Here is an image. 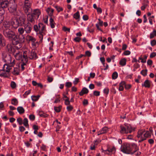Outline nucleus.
Segmentation results:
<instances>
[{
	"label": "nucleus",
	"mask_w": 156,
	"mask_h": 156,
	"mask_svg": "<svg viewBox=\"0 0 156 156\" xmlns=\"http://www.w3.org/2000/svg\"><path fill=\"white\" fill-rule=\"evenodd\" d=\"M23 57L24 59V62H25V63H27L28 61V58L27 55H23Z\"/></svg>",
	"instance_id": "nucleus-60"
},
{
	"label": "nucleus",
	"mask_w": 156,
	"mask_h": 156,
	"mask_svg": "<svg viewBox=\"0 0 156 156\" xmlns=\"http://www.w3.org/2000/svg\"><path fill=\"white\" fill-rule=\"evenodd\" d=\"M132 146L133 148H134V150L133 151H132V152H133V154H134L138 150L139 148L137 145L135 144H133Z\"/></svg>",
	"instance_id": "nucleus-26"
},
{
	"label": "nucleus",
	"mask_w": 156,
	"mask_h": 156,
	"mask_svg": "<svg viewBox=\"0 0 156 156\" xmlns=\"http://www.w3.org/2000/svg\"><path fill=\"white\" fill-rule=\"evenodd\" d=\"M83 18L84 20H87L88 19V17L87 15H84L83 16Z\"/></svg>",
	"instance_id": "nucleus-64"
},
{
	"label": "nucleus",
	"mask_w": 156,
	"mask_h": 156,
	"mask_svg": "<svg viewBox=\"0 0 156 156\" xmlns=\"http://www.w3.org/2000/svg\"><path fill=\"white\" fill-rule=\"evenodd\" d=\"M84 56H87L88 57H90L91 55V53L89 51H87L85 52V54L83 55Z\"/></svg>",
	"instance_id": "nucleus-42"
},
{
	"label": "nucleus",
	"mask_w": 156,
	"mask_h": 156,
	"mask_svg": "<svg viewBox=\"0 0 156 156\" xmlns=\"http://www.w3.org/2000/svg\"><path fill=\"white\" fill-rule=\"evenodd\" d=\"M151 44L152 46H153L156 44V41L155 40H153L151 41Z\"/></svg>",
	"instance_id": "nucleus-55"
},
{
	"label": "nucleus",
	"mask_w": 156,
	"mask_h": 156,
	"mask_svg": "<svg viewBox=\"0 0 156 156\" xmlns=\"http://www.w3.org/2000/svg\"><path fill=\"white\" fill-rule=\"evenodd\" d=\"M17 110L20 114H23L25 110L22 107H19Z\"/></svg>",
	"instance_id": "nucleus-25"
},
{
	"label": "nucleus",
	"mask_w": 156,
	"mask_h": 156,
	"mask_svg": "<svg viewBox=\"0 0 156 156\" xmlns=\"http://www.w3.org/2000/svg\"><path fill=\"white\" fill-rule=\"evenodd\" d=\"M125 86V88L126 89H128L131 88V85L130 84H126L124 85Z\"/></svg>",
	"instance_id": "nucleus-53"
},
{
	"label": "nucleus",
	"mask_w": 156,
	"mask_h": 156,
	"mask_svg": "<svg viewBox=\"0 0 156 156\" xmlns=\"http://www.w3.org/2000/svg\"><path fill=\"white\" fill-rule=\"evenodd\" d=\"M23 123L24 125L26 126L27 127V126H29V125L28 124V120L27 118H25L23 120Z\"/></svg>",
	"instance_id": "nucleus-34"
},
{
	"label": "nucleus",
	"mask_w": 156,
	"mask_h": 156,
	"mask_svg": "<svg viewBox=\"0 0 156 156\" xmlns=\"http://www.w3.org/2000/svg\"><path fill=\"white\" fill-rule=\"evenodd\" d=\"M88 92V90L86 87H84L83 88L81 92L79 93V94L80 96H82L84 94H87Z\"/></svg>",
	"instance_id": "nucleus-16"
},
{
	"label": "nucleus",
	"mask_w": 156,
	"mask_h": 156,
	"mask_svg": "<svg viewBox=\"0 0 156 156\" xmlns=\"http://www.w3.org/2000/svg\"><path fill=\"white\" fill-rule=\"evenodd\" d=\"M130 54V52L129 50L126 51L124 52V54L125 55H129Z\"/></svg>",
	"instance_id": "nucleus-62"
},
{
	"label": "nucleus",
	"mask_w": 156,
	"mask_h": 156,
	"mask_svg": "<svg viewBox=\"0 0 156 156\" xmlns=\"http://www.w3.org/2000/svg\"><path fill=\"white\" fill-rule=\"evenodd\" d=\"M26 39L27 41L29 42L31 41L33 43H34L35 41H36V39L35 38L33 37L32 36L29 35L27 36Z\"/></svg>",
	"instance_id": "nucleus-17"
},
{
	"label": "nucleus",
	"mask_w": 156,
	"mask_h": 156,
	"mask_svg": "<svg viewBox=\"0 0 156 156\" xmlns=\"http://www.w3.org/2000/svg\"><path fill=\"white\" fill-rule=\"evenodd\" d=\"M45 26L43 24V26H41V28L40 30L39 31V33L41 36L42 38L41 40H42L43 38V35L42 33H43V31L45 30Z\"/></svg>",
	"instance_id": "nucleus-28"
},
{
	"label": "nucleus",
	"mask_w": 156,
	"mask_h": 156,
	"mask_svg": "<svg viewBox=\"0 0 156 156\" xmlns=\"http://www.w3.org/2000/svg\"><path fill=\"white\" fill-rule=\"evenodd\" d=\"M29 118L30 120H34L35 119V116L34 115L31 114L29 115Z\"/></svg>",
	"instance_id": "nucleus-52"
},
{
	"label": "nucleus",
	"mask_w": 156,
	"mask_h": 156,
	"mask_svg": "<svg viewBox=\"0 0 156 156\" xmlns=\"http://www.w3.org/2000/svg\"><path fill=\"white\" fill-rule=\"evenodd\" d=\"M9 4V2L0 1V7L2 8L0 9H4V8H6L8 7Z\"/></svg>",
	"instance_id": "nucleus-14"
},
{
	"label": "nucleus",
	"mask_w": 156,
	"mask_h": 156,
	"mask_svg": "<svg viewBox=\"0 0 156 156\" xmlns=\"http://www.w3.org/2000/svg\"><path fill=\"white\" fill-rule=\"evenodd\" d=\"M65 101V104L66 105H70V101L69 100V99H66L64 100Z\"/></svg>",
	"instance_id": "nucleus-51"
},
{
	"label": "nucleus",
	"mask_w": 156,
	"mask_h": 156,
	"mask_svg": "<svg viewBox=\"0 0 156 156\" xmlns=\"http://www.w3.org/2000/svg\"><path fill=\"white\" fill-rule=\"evenodd\" d=\"M147 69L142 70L140 73L142 74L144 76H146L147 75Z\"/></svg>",
	"instance_id": "nucleus-38"
},
{
	"label": "nucleus",
	"mask_w": 156,
	"mask_h": 156,
	"mask_svg": "<svg viewBox=\"0 0 156 156\" xmlns=\"http://www.w3.org/2000/svg\"><path fill=\"white\" fill-rule=\"evenodd\" d=\"M31 14L32 15H37V17H39L41 14V12L39 9H36L34 10L33 12H32Z\"/></svg>",
	"instance_id": "nucleus-20"
},
{
	"label": "nucleus",
	"mask_w": 156,
	"mask_h": 156,
	"mask_svg": "<svg viewBox=\"0 0 156 156\" xmlns=\"http://www.w3.org/2000/svg\"><path fill=\"white\" fill-rule=\"evenodd\" d=\"M100 60L103 65L105 66V58L104 57H101L100 58Z\"/></svg>",
	"instance_id": "nucleus-59"
},
{
	"label": "nucleus",
	"mask_w": 156,
	"mask_h": 156,
	"mask_svg": "<svg viewBox=\"0 0 156 156\" xmlns=\"http://www.w3.org/2000/svg\"><path fill=\"white\" fill-rule=\"evenodd\" d=\"M17 21L16 19L13 22V23L12 24V25H11L12 26V27H14L15 28H16L17 27H18L19 26V24H18L17 23H16V22H17Z\"/></svg>",
	"instance_id": "nucleus-33"
},
{
	"label": "nucleus",
	"mask_w": 156,
	"mask_h": 156,
	"mask_svg": "<svg viewBox=\"0 0 156 156\" xmlns=\"http://www.w3.org/2000/svg\"><path fill=\"white\" fill-rule=\"evenodd\" d=\"M14 37L11 41L12 43L18 49L22 47V43L25 42V37L22 35H16Z\"/></svg>",
	"instance_id": "nucleus-2"
},
{
	"label": "nucleus",
	"mask_w": 156,
	"mask_h": 156,
	"mask_svg": "<svg viewBox=\"0 0 156 156\" xmlns=\"http://www.w3.org/2000/svg\"><path fill=\"white\" fill-rule=\"evenodd\" d=\"M72 86V83L71 82H67L66 83V86L67 88H69Z\"/></svg>",
	"instance_id": "nucleus-45"
},
{
	"label": "nucleus",
	"mask_w": 156,
	"mask_h": 156,
	"mask_svg": "<svg viewBox=\"0 0 156 156\" xmlns=\"http://www.w3.org/2000/svg\"><path fill=\"white\" fill-rule=\"evenodd\" d=\"M50 24L51 27V28H53L55 27V25L54 24V22L53 19L51 17L50 19Z\"/></svg>",
	"instance_id": "nucleus-32"
},
{
	"label": "nucleus",
	"mask_w": 156,
	"mask_h": 156,
	"mask_svg": "<svg viewBox=\"0 0 156 156\" xmlns=\"http://www.w3.org/2000/svg\"><path fill=\"white\" fill-rule=\"evenodd\" d=\"M126 59L125 58H123L119 62L120 64L122 66H124L126 64Z\"/></svg>",
	"instance_id": "nucleus-29"
},
{
	"label": "nucleus",
	"mask_w": 156,
	"mask_h": 156,
	"mask_svg": "<svg viewBox=\"0 0 156 156\" xmlns=\"http://www.w3.org/2000/svg\"><path fill=\"white\" fill-rule=\"evenodd\" d=\"M5 13V11L4 9H0V24L3 21L4 16V14Z\"/></svg>",
	"instance_id": "nucleus-15"
},
{
	"label": "nucleus",
	"mask_w": 156,
	"mask_h": 156,
	"mask_svg": "<svg viewBox=\"0 0 156 156\" xmlns=\"http://www.w3.org/2000/svg\"><path fill=\"white\" fill-rule=\"evenodd\" d=\"M23 26H24V28L26 33L29 34L30 33L33 28V26L30 23L28 22Z\"/></svg>",
	"instance_id": "nucleus-11"
},
{
	"label": "nucleus",
	"mask_w": 156,
	"mask_h": 156,
	"mask_svg": "<svg viewBox=\"0 0 156 156\" xmlns=\"http://www.w3.org/2000/svg\"><path fill=\"white\" fill-rule=\"evenodd\" d=\"M6 50L9 53L14 54L16 50L11 44H8L7 45L6 48Z\"/></svg>",
	"instance_id": "nucleus-10"
},
{
	"label": "nucleus",
	"mask_w": 156,
	"mask_h": 156,
	"mask_svg": "<svg viewBox=\"0 0 156 156\" xmlns=\"http://www.w3.org/2000/svg\"><path fill=\"white\" fill-rule=\"evenodd\" d=\"M62 108V106L61 105H59L58 107L55 106L54 109L56 112H60Z\"/></svg>",
	"instance_id": "nucleus-30"
},
{
	"label": "nucleus",
	"mask_w": 156,
	"mask_h": 156,
	"mask_svg": "<svg viewBox=\"0 0 156 156\" xmlns=\"http://www.w3.org/2000/svg\"><path fill=\"white\" fill-rule=\"evenodd\" d=\"M17 22H16V23H18L19 24V26H23L24 25V22L25 20V18L22 17H20L16 19Z\"/></svg>",
	"instance_id": "nucleus-12"
},
{
	"label": "nucleus",
	"mask_w": 156,
	"mask_h": 156,
	"mask_svg": "<svg viewBox=\"0 0 156 156\" xmlns=\"http://www.w3.org/2000/svg\"><path fill=\"white\" fill-rule=\"evenodd\" d=\"M12 73L14 75H18L19 74V72L18 71L17 68H14V70Z\"/></svg>",
	"instance_id": "nucleus-41"
},
{
	"label": "nucleus",
	"mask_w": 156,
	"mask_h": 156,
	"mask_svg": "<svg viewBox=\"0 0 156 156\" xmlns=\"http://www.w3.org/2000/svg\"><path fill=\"white\" fill-rule=\"evenodd\" d=\"M46 12L48 13V15L50 16L53 15L54 9L50 8H48L46 9Z\"/></svg>",
	"instance_id": "nucleus-21"
},
{
	"label": "nucleus",
	"mask_w": 156,
	"mask_h": 156,
	"mask_svg": "<svg viewBox=\"0 0 156 156\" xmlns=\"http://www.w3.org/2000/svg\"><path fill=\"white\" fill-rule=\"evenodd\" d=\"M152 61L151 59H149L147 61V65L149 66H151L152 64Z\"/></svg>",
	"instance_id": "nucleus-61"
},
{
	"label": "nucleus",
	"mask_w": 156,
	"mask_h": 156,
	"mask_svg": "<svg viewBox=\"0 0 156 156\" xmlns=\"http://www.w3.org/2000/svg\"><path fill=\"white\" fill-rule=\"evenodd\" d=\"M116 151V149L114 146H109L107 147L106 150H102V152L105 154L110 155L115 153Z\"/></svg>",
	"instance_id": "nucleus-6"
},
{
	"label": "nucleus",
	"mask_w": 156,
	"mask_h": 156,
	"mask_svg": "<svg viewBox=\"0 0 156 156\" xmlns=\"http://www.w3.org/2000/svg\"><path fill=\"white\" fill-rule=\"evenodd\" d=\"M108 129V127H103L100 131L99 133H98V135L104 133H106Z\"/></svg>",
	"instance_id": "nucleus-23"
},
{
	"label": "nucleus",
	"mask_w": 156,
	"mask_h": 156,
	"mask_svg": "<svg viewBox=\"0 0 156 156\" xmlns=\"http://www.w3.org/2000/svg\"><path fill=\"white\" fill-rule=\"evenodd\" d=\"M12 26L7 24L4 26L3 34L4 36L10 41H12L16 35L14 32L11 30Z\"/></svg>",
	"instance_id": "nucleus-3"
},
{
	"label": "nucleus",
	"mask_w": 156,
	"mask_h": 156,
	"mask_svg": "<svg viewBox=\"0 0 156 156\" xmlns=\"http://www.w3.org/2000/svg\"><path fill=\"white\" fill-rule=\"evenodd\" d=\"M135 130L134 127H121L120 132L121 133H130Z\"/></svg>",
	"instance_id": "nucleus-7"
},
{
	"label": "nucleus",
	"mask_w": 156,
	"mask_h": 156,
	"mask_svg": "<svg viewBox=\"0 0 156 156\" xmlns=\"http://www.w3.org/2000/svg\"><path fill=\"white\" fill-rule=\"evenodd\" d=\"M156 56V53L154 52H152L151 54L150 57L151 58H152L155 57Z\"/></svg>",
	"instance_id": "nucleus-57"
},
{
	"label": "nucleus",
	"mask_w": 156,
	"mask_h": 156,
	"mask_svg": "<svg viewBox=\"0 0 156 156\" xmlns=\"http://www.w3.org/2000/svg\"><path fill=\"white\" fill-rule=\"evenodd\" d=\"M40 97V95H38L37 96H31V98L33 101H37L38 99Z\"/></svg>",
	"instance_id": "nucleus-31"
},
{
	"label": "nucleus",
	"mask_w": 156,
	"mask_h": 156,
	"mask_svg": "<svg viewBox=\"0 0 156 156\" xmlns=\"http://www.w3.org/2000/svg\"><path fill=\"white\" fill-rule=\"evenodd\" d=\"M152 128L150 127L149 130H145L140 129L137 133V137L138 139V142L140 143L146 140L147 138L150 137L152 133Z\"/></svg>",
	"instance_id": "nucleus-1"
},
{
	"label": "nucleus",
	"mask_w": 156,
	"mask_h": 156,
	"mask_svg": "<svg viewBox=\"0 0 156 156\" xmlns=\"http://www.w3.org/2000/svg\"><path fill=\"white\" fill-rule=\"evenodd\" d=\"M2 59L4 62H7L8 64L12 62V58L11 55L9 54L5 53H3L2 54Z\"/></svg>",
	"instance_id": "nucleus-9"
},
{
	"label": "nucleus",
	"mask_w": 156,
	"mask_h": 156,
	"mask_svg": "<svg viewBox=\"0 0 156 156\" xmlns=\"http://www.w3.org/2000/svg\"><path fill=\"white\" fill-rule=\"evenodd\" d=\"M31 3L29 0H25L23 9L25 12L26 14L30 11V9Z\"/></svg>",
	"instance_id": "nucleus-8"
},
{
	"label": "nucleus",
	"mask_w": 156,
	"mask_h": 156,
	"mask_svg": "<svg viewBox=\"0 0 156 156\" xmlns=\"http://www.w3.org/2000/svg\"><path fill=\"white\" fill-rule=\"evenodd\" d=\"M80 16L79 14V12L78 11H77L73 15V17L76 20L79 19L80 18Z\"/></svg>",
	"instance_id": "nucleus-37"
},
{
	"label": "nucleus",
	"mask_w": 156,
	"mask_h": 156,
	"mask_svg": "<svg viewBox=\"0 0 156 156\" xmlns=\"http://www.w3.org/2000/svg\"><path fill=\"white\" fill-rule=\"evenodd\" d=\"M29 58L30 59H36L38 58L36 53L34 51H32L30 53Z\"/></svg>",
	"instance_id": "nucleus-18"
},
{
	"label": "nucleus",
	"mask_w": 156,
	"mask_h": 156,
	"mask_svg": "<svg viewBox=\"0 0 156 156\" xmlns=\"http://www.w3.org/2000/svg\"><path fill=\"white\" fill-rule=\"evenodd\" d=\"M6 44V41L5 38L4 37L0 41V46L4 47L5 46Z\"/></svg>",
	"instance_id": "nucleus-24"
},
{
	"label": "nucleus",
	"mask_w": 156,
	"mask_h": 156,
	"mask_svg": "<svg viewBox=\"0 0 156 156\" xmlns=\"http://www.w3.org/2000/svg\"><path fill=\"white\" fill-rule=\"evenodd\" d=\"M73 109V107L71 105H69L67 107V109L68 111H72Z\"/></svg>",
	"instance_id": "nucleus-54"
},
{
	"label": "nucleus",
	"mask_w": 156,
	"mask_h": 156,
	"mask_svg": "<svg viewBox=\"0 0 156 156\" xmlns=\"http://www.w3.org/2000/svg\"><path fill=\"white\" fill-rule=\"evenodd\" d=\"M5 66H6V69L7 70H6V72L9 73L10 72V71L11 69L10 65H8L7 64H5L4 65L3 67V69L1 70V71L4 70V68L5 67Z\"/></svg>",
	"instance_id": "nucleus-22"
},
{
	"label": "nucleus",
	"mask_w": 156,
	"mask_h": 156,
	"mask_svg": "<svg viewBox=\"0 0 156 156\" xmlns=\"http://www.w3.org/2000/svg\"><path fill=\"white\" fill-rule=\"evenodd\" d=\"M17 121L20 125H21L23 124V122L22 119L21 118H18L17 119Z\"/></svg>",
	"instance_id": "nucleus-43"
},
{
	"label": "nucleus",
	"mask_w": 156,
	"mask_h": 156,
	"mask_svg": "<svg viewBox=\"0 0 156 156\" xmlns=\"http://www.w3.org/2000/svg\"><path fill=\"white\" fill-rule=\"evenodd\" d=\"M79 82V79L76 78L75 81L73 82V83L75 85H76Z\"/></svg>",
	"instance_id": "nucleus-63"
},
{
	"label": "nucleus",
	"mask_w": 156,
	"mask_h": 156,
	"mask_svg": "<svg viewBox=\"0 0 156 156\" xmlns=\"http://www.w3.org/2000/svg\"><path fill=\"white\" fill-rule=\"evenodd\" d=\"M93 94L94 96H98L100 95V92L97 91H94L93 92Z\"/></svg>",
	"instance_id": "nucleus-48"
},
{
	"label": "nucleus",
	"mask_w": 156,
	"mask_h": 156,
	"mask_svg": "<svg viewBox=\"0 0 156 156\" xmlns=\"http://www.w3.org/2000/svg\"><path fill=\"white\" fill-rule=\"evenodd\" d=\"M142 86L143 87L144 86L145 87L149 88L150 87V81L147 80H146L144 82V84H142Z\"/></svg>",
	"instance_id": "nucleus-19"
},
{
	"label": "nucleus",
	"mask_w": 156,
	"mask_h": 156,
	"mask_svg": "<svg viewBox=\"0 0 156 156\" xmlns=\"http://www.w3.org/2000/svg\"><path fill=\"white\" fill-rule=\"evenodd\" d=\"M62 30L65 32L68 31V32H70V28H67L65 26L63 27Z\"/></svg>",
	"instance_id": "nucleus-47"
},
{
	"label": "nucleus",
	"mask_w": 156,
	"mask_h": 156,
	"mask_svg": "<svg viewBox=\"0 0 156 156\" xmlns=\"http://www.w3.org/2000/svg\"><path fill=\"white\" fill-rule=\"evenodd\" d=\"M155 36H156V30H154L153 32L150 34V39H152Z\"/></svg>",
	"instance_id": "nucleus-39"
},
{
	"label": "nucleus",
	"mask_w": 156,
	"mask_h": 156,
	"mask_svg": "<svg viewBox=\"0 0 156 156\" xmlns=\"http://www.w3.org/2000/svg\"><path fill=\"white\" fill-rule=\"evenodd\" d=\"M16 83L14 81H12L11 83V87L12 88H14L16 87Z\"/></svg>",
	"instance_id": "nucleus-46"
},
{
	"label": "nucleus",
	"mask_w": 156,
	"mask_h": 156,
	"mask_svg": "<svg viewBox=\"0 0 156 156\" xmlns=\"http://www.w3.org/2000/svg\"><path fill=\"white\" fill-rule=\"evenodd\" d=\"M120 149L121 151L124 153L133 154V152H132V149L129 144H123L122 145Z\"/></svg>",
	"instance_id": "nucleus-4"
},
{
	"label": "nucleus",
	"mask_w": 156,
	"mask_h": 156,
	"mask_svg": "<svg viewBox=\"0 0 156 156\" xmlns=\"http://www.w3.org/2000/svg\"><path fill=\"white\" fill-rule=\"evenodd\" d=\"M55 8L56 9V10L58 11V12H59L60 11H62L63 10L62 8L59 6H56L55 7Z\"/></svg>",
	"instance_id": "nucleus-44"
},
{
	"label": "nucleus",
	"mask_w": 156,
	"mask_h": 156,
	"mask_svg": "<svg viewBox=\"0 0 156 156\" xmlns=\"http://www.w3.org/2000/svg\"><path fill=\"white\" fill-rule=\"evenodd\" d=\"M118 73H117V72H114L113 73V74H112V79H116L118 77Z\"/></svg>",
	"instance_id": "nucleus-40"
},
{
	"label": "nucleus",
	"mask_w": 156,
	"mask_h": 156,
	"mask_svg": "<svg viewBox=\"0 0 156 156\" xmlns=\"http://www.w3.org/2000/svg\"><path fill=\"white\" fill-rule=\"evenodd\" d=\"M28 14L27 15V18L28 22H30L32 23H34L35 22L34 19L33 17V16L30 14V12H28Z\"/></svg>",
	"instance_id": "nucleus-13"
},
{
	"label": "nucleus",
	"mask_w": 156,
	"mask_h": 156,
	"mask_svg": "<svg viewBox=\"0 0 156 156\" xmlns=\"http://www.w3.org/2000/svg\"><path fill=\"white\" fill-rule=\"evenodd\" d=\"M18 103V101L16 98H13L12 99L11 104L15 105H17Z\"/></svg>",
	"instance_id": "nucleus-36"
},
{
	"label": "nucleus",
	"mask_w": 156,
	"mask_h": 156,
	"mask_svg": "<svg viewBox=\"0 0 156 156\" xmlns=\"http://www.w3.org/2000/svg\"><path fill=\"white\" fill-rule=\"evenodd\" d=\"M16 0H12L14 3H10L9 5L8 9L10 12L13 13L16 12L17 8V4L15 3Z\"/></svg>",
	"instance_id": "nucleus-5"
},
{
	"label": "nucleus",
	"mask_w": 156,
	"mask_h": 156,
	"mask_svg": "<svg viewBox=\"0 0 156 156\" xmlns=\"http://www.w3.org/2000/svg\"><path fill=\"white\" fill-rule=\"evenodd\" d=\"M95 143H94V144H92L90 146V149L92 150H94L95 149Z\"/></svg>",
	"instance_id": "nucleus-56"
},
{
	"label": "nucleus",
	"mask_w": 156,
	"mask_h": 156,
	"mask_svg": "<svg viewBox=\"0 0 156 156\" xmlns=\"http://www.w3.org/2000/svg\"><path fill=\"white\" fill-rule=\"evenodd\" d=\"M125 84V82L124 81H122L119 84V91H122L123 90L124 88L123 86Z\"/></svg>",
	"instance_id": "nucleus-27"
},
{
	"label": "nucleus",
	"mask_w": 156,
	"mask_h": 156,
	"mask_svg": "<svg viewBox=\"0 0 156 156\" xmlns=\"http://www.w3.org/2000/svg\"><path fill=\"white\" fill-rule=\"evenodd\" d=\"M34 29L37 32L39 30V28L38 26L35 25L34 26Z\"/></svg>",
	"instance_id": "nucleus-49"
},
{
	"label": "nucleus",
	"mask_w": 156,
	"mask_h": 156,
	"mask_svg": "<svg viewBox=\"0 0 156 156\" xmlns=\"http://www.w3.org/2000/svg\"><path fill=\"white\" fill-rule=\"evenodd\" d=\"M83 103L84 105H87L88 103V100L87 99H84L83 101Z\"/></svg>",
	"instance_id": "nucleus-58"
},
{
	"label": "nucleus",
	"mask_w": 156,
	"mask_h": 156,
	"mask_svg": "<svg viewBox=\"0 0 156 156\" xmlns=\"http://www.w3.org/2000/svg\"><path fill=\"white\" fill-rule=\"evenodd\" d=\"M18 31L19 33V35H23V34L25 31L24 28L23 27H19L18 30Z\"/></svg>",
	"instance_id": "nucleus-35"
},
{
	"label": "nucleus",
	"mask_w": 156,
	"mask_h": 156,
	"mask_svg": "<svg viewBox=\"0 0 156 156\" xmlns=\"http://www.w3.org/2000/svg\"><path fill=\"white\" fill-rule=\"evenodd\" d=\"M81 38L78 37H76L74 39V40L76 42H80V40H81Z\"/></svg>",
	"instance_id": "nucleus-50"
}]
</instances>
